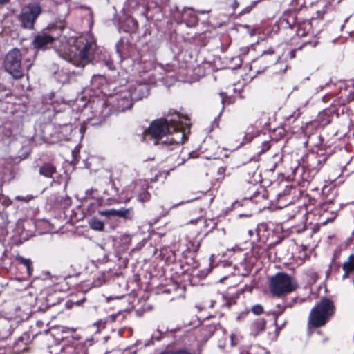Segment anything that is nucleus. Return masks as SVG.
I'll return each mask as SVG.
<instances>
[{
  "instance_id": "obj_63",
  "label": "nucleus",
  "mask_w": 354,
  "mask_h": 354,
  "mask_svg": "<svg viewBox=\"0 0 354 354\" xmlns=\"http://www.w3.org/2000/svg\"><path fill=\"white\" fill-rule=\"evenodd\" d=\"M284 310H285V308L283 307V308L281 309V310L280 312H279L278 315H279L282 314V313H283Z\"/></svg>"
},
{
  "instance_id": "obj_5",
  "label": "nucleus",
  "mask_w": 354,
  "mask_h": 354,
  "mask_svg": "<svg viewBox=\"0 0 354 354\" xmlns=\"http://www.w3.org/2000/svg\"><path fill=\"white\" fill-rule=\"evenodd\" d=\"M268 288L273 297H281L296 290L298 284L294 277L286 272H279L270 279Z\"/></svg>"
},
{
  "instance_id": "obj_57",
  "label": "nucleus",
  "mask_w": 354,
  "mask_h": 354,
  "mask_svg": "<svg viewBox=\"0 0 354 354\" xmlns=\"http://www.w3.org/2000/svg\"><path fill=\"white\" fill-rule=\"evenodd\" d=\"M225 168L223 167H221L218 169V173L220 174H223L225 172Z\"/></svg>"
},
{
  "instance_id": "obj_9",
  "label": "nucleus",
  "mask_w": 354,
  "mask_h": 354,
  "mask_svg": "<svg viewBox=\"0 0 354 354\" xmlns=\"http://www.w3.org/2000/svg\"><path fill=\"white\" fill-rule=\"evenodd\" d=\"M95 43L81 37L76 41L78 57L70 59V62L75 66L84 68L88 64L93 57Z\"/></svg>"
},
{
  "instance_id": "obj_21",
  "label": "nucleus",
  "mask_w": 354,
  "mask_h": 354,
  "mask_svg": "<svg viewBox=\"0 0 354 354\" xmlns=\"http://www.w3.org/2000/svg\"><path fill=\"white\" fill-rule=\"evenodd\" d=\"M57 172V167L53 161L44 162L39 169V174L48 178H54Z\"/></svg>"
},
{
  "instance_id": "obj_64",
  "label": "nucleus",
  "mask_w": 354,
  "mask_h": 354,
  "mask_svg": "<svg viewBox=\"0 0 354 354\" xmlns=\"http://www.w3.org/2000/svg\"><path fill=\"white\" fill-rule=\"evenodd\" d=\"M112 188L115 189L116 193H118V189L114 186V185H112Z\"/></svg>"
},
{
  "instance_id": "obj_48",
  "label": "nucleus",
  "mask_w": 354,
  "mask_h": 354,
  "mask_svg": "<svg viewBox=\"0 0 354 354\" xmlns=\"http://www.w3.org/2000/svg\"><path fill=\"white\" fill-rule=\"evenodd\" d=\"M52 127H53V125L51 124H47L44 126V129H43V136L44 138L48 137V133L46 131H47V130L51 129Z\"/></svg>"
},
{
  "instance_id": "obj_41",
  "label": "nucleus",
  "mask_w": 354,
  "mask_h": 354,
  "mask_svg": "<svg viewBox=\"0 0 354 354\" xmlns=\"http://www.w3.org/2000/svg\"><path fill=\"white\" fill-rule=\"evenodd\" d=\"M144 0H128L129 7L132 10L137 9L140 5L143 4Z\"/></svg>"
},
{
  "instance_id": "obj_47",
  "label": "nucleus",
  "mask_w": 354,
  "mask_h": 354,
  "mask_svg": "<svg viewBox=\"0 0 354 354\" xmlns=\"http://www.w3.org/2000/svg\"><path fill=\"white\" fill-rule=\"evenodd\" d=\"M145 90V93L148 92V86L147 85L140 84L137 88H135L134 92L138 91L139 92L143 91Z\"/></svg>"
},
{
  "instance_id": "obj_3",
  "label": "nucleus",
  "mask_w": 354,
  "mask_h": 354,
  "mask_svg": "<svg viewBox=\"0 0 354 354\" xmlns=\"http://www.w3.org/2000/svg\"><path fill=\"white\" fill-rule=\"evenodd\" d=\"M256 169L255 167L245 165L243 171L250 178L248 180L245 178V181L241 185V190L243 199L258 203L265 198V189L258 185L259 180L255 178Z\"/></svg>"
},
{
  "instance_id": "obj_33",
  "label": "nucleus",
  "mask_w": 354,
  "mask_h": 354,
  "mask_svg": "<svg viewBox=\"0 0 354 354\" xmlns=\"http://www.w3.org/2000/svg\"><path fill=\"white\" fill-rule=\"evenodd\" d=\"M159 354H196L187 348H178L173 350L165 351Z\"/></svg>"
},
{
  "instance_id": "obj_53",
  "label": "nucleus",
  "mask_w": 354,
  "mask_h": 354,
  "mask_svg": "<svg viewBox=\"0 0 354 354\" xmlns=\"http://www.w3.org/2000/svg\"><path fill=\"white\" fill-rule=\"evenodd\" d=\"M333 273V266L330 265L328 269L326 271V278L329 277V276Z\"/></svg>"
},
{
  "instance_id": "obj_62",
  "label": "nucleus",
  "mask_w": 354,
  "mask_h": 354,
  "mask_svg": "<svg viewBox=\"0 0 354 354\" xmlns=\"http://www.w3.org/2000/svg\"><path fill=\"white\" fill-rule=\"evenodd\" d=\"M214 302L213 301H210L209 307L212 308L214 306Z\"/></svg>"
},
{
  "instance_id": "obj_20",
  "label": "nucleus",
  "mask_w": 354,
  "mask_h": 354,
  "mask_svg": "<svg viewBox=\"0 0 354 354\" xmlns=\"http://www.w3.org/2000/svg\"><path fill=\"white\" fill-rule=\"evenodd\" d=\"M115 106L118 111L123 112L133 106L132 97L129 93L119 95L116 98Z\"/></svg>"
},
{
  "instance_id": "obj_38",
  "label": "nucleus",
  "mask_w": 354,
  "mask_h": 354,
  "mask_svg": "<svg viewBox=\"0 0 354 354\" xmlns=\"http://www.w3.org/2000/svg\"><path fill=\"white\" fill-rule=\"evenodd\" d=\"M255 50L254 45L251 44L250 46H243L239 49V56L241 58L245 57L250 50Z\"/></svg>"
},
{
  "instance_id": "obj_6",
  "label": "nucleus",
  "mask_w": 354,
  "mask_h": 354,
  "mask_svg": "<svg viewBox=\"0 0 354 354\" xmlns=\"http://www.w3.org/2000/svg\"><path fill=\"white\" fill-rule=\"evenodd\" d=\"M1 269L6 270L8 272H15L18 274L17 279L22 281L32 275L33 266L30 259L17 257L15 262L10 263L7 258L1 257Z\"/></svg>"
},
{
  "instance_id": "obj_60",
  "label": "nucleus",
  "mask_w": 354,
  "mask_h": 354,
  "mask_svg": "<svg viewBox=\"0 0 354 354\" xmlns=\"http://www.w3.org/2000/svg\"><path fill=\"white\" fill-rule=\"evenodd\" d=\"M102 283L101 281H98V282H97V281H94V285H95V286H101V285H102Z\"/></svg>"
},
{
  "instance_id": "obj_42",
  "label": "nucleus",
  "mask_w": 354,
  "mask_h": 354,
  "mask_svg": "<svg viewBox=\"0 0 354 354\" xmlns=\"http://www.w3.org/2000/svg\"><path fill=\"white\" fill-rule=\"evenodd\" d=\"M251 312L255 315H260L263 313V307L261 304H256L252 307Z\"/></svg>"
},
{
  "instance_id": "obj_27",
  "label": "nucleus",
  "mask_w": 354,
  "mask_h": 354,
  "mask_svg": "<svg viewBox=\"0 0 354 354\" xmlns=\"http://www.w3.org/2000/svg\"><path fill=\"white\" fill-rule=\"evenodd\" d=\"M281 160V157L278 154L273 155L264 163L265 169L270 172L274 171Z\"/></svg>"
},
{
  "instance_id": "obj_43",
  "label": "nucleus",
  "mask_w": 354,
  "mask_h": 354,
  "mask_svg": "<svg viewBox=\"0 0 354 354\" xmlns=\"http://www.w3.org/2000/svg\"><path fill=\"white\" fill-rule=\"evenodd\" d=\"M274 133H276L277 137L272 138V139H274L276 141H277L285 136V130L283 128L278 127L274 129Z\"/></svg>"
},
{
  "instance_id": "obj_8",
  "label": "nucleus",
  "mask_w": 354,
  "mask_h": 354,
  "mask_svg": "<svg viewBox=\"0 0 354 354\" xmlns=\"http://www.w3.org/2000/svg\"><path fill=\"white\" fill-rule=\"evenodd\" d=\"M335 199L336 196H334L315 208V215H319L318 224L324 225L336 218L340 204Z\"/></svg>"
},
{
  "instance_id": "obj_61",
  "label": "nucleus",
  "mask_w": 354,
  "mask_h": 354,
  "mask_svg": "<svg viewBox=\"0 0 354 354\" xmlns=\"http://www.w3.org/2000/svg\"><path fill=\"white\" fill-rule=\"evenodd\" d=\"M10 0H1V5L8 3Z\"/></svg>"
},
{
  "instance_id": "obj_35",
  "label": "nucleus",
  "mask_w": 354,
  "mask_h": 354,
  "mask_svg": "<svg viewBox=\"0 0 354 354\" xmlns=\"http://www.w3.org/2000/svg\"><path fill=\"white\" fill-rule=\"evenodd\" d=\"M89 224H90L91 228H92L95 230H97V231H103L104 230V223L97 218H93L91 220Z\"/></svg>"
},
{
  "instance_id": "obj_14",
  "label": "nucleus",
  "mask_w": 354,
  "mask_h": 354,
  "mask_svg": "<svg viewBox=\"0 0 354 354\" xmlns=\"http://www.w3.org/2000/svg\"><path fill=\"white\" fill-rule=\"evenodd\" d=\"M337 97L339 104L345 105L354 100V85L343 84L339 86Z\"/></svg>"
},
{
  "instance_id": "obj_44",
  "label": "nucleus",
  "mask_w": 354,
  "mask_h": 354,
  "mask_svg": "<svg viewBox=\"0 0 354 354\" xmlns=\"http://www.w3.org/2000/svg\"><path fill=\"white\" fill-rule=\"evenodd\" d=\"M271 147V145L269 141H264L262 143L261 149L260 150L259 153H265L268 150H269Z\"/></svg>"
},
{
  "instance_id": "obj_28",
  "label": "nucleus",
  "mask_w": 354,
  "mask_h": 354,
  "mask_svg": "<svg viewBox=\"0 0 354 354\" xmlns=\"http://www.w3.org/2000/svg\"><path fill=\"white\" fill-rule=\"evenodd\" d=\"M126 313L127 311L125 310H119L117 313L111 314L106 317L107 322H109V323L113 322H119L121 323L122 321H124L126 319Z\"/></svg>"
},
{
  "instance_id": "obj_17",
  "label": "nucleus",
  "mask_w": 354,
  "mask_h": 354,
  "mask_svg": "<svg viewBox=\"0 0 354 354\" xmlns=\"http://www.w3.org/2000/svg\"><path fill=\"white\" fill-rule=\"evenodd\" d=\"M304 193V190L300 187L295 185H288L285 187L283 192L278 193L279 198L287 197V201L290 203L300 198Z\"/></svg>"
},
{
  "instance_id": "obj_25",
  "label": "nucleus",
  "mask_w": 354,
  "mask_h": 354,
  "mask_svg": "<svg viewBox=\"0 0 354 354\" xmlns=\"http://www.w3.org/2000/svg\"><path fill=\"white\" fill-rule=\"evenodd\" d=\"M182 21L188 27H193L198 24V17L192 10H185L182 13Z\"/></svg>"
},
{
  "instance_id": "obj_34",
  "label": "nucleus",
  "mask_w": 354,
  "mask_h": 354,
  "mask_svg": "<svg viewBox=\"0 0 354 354\" xmlns=\"http://www.w3.org/2000/svg\"><path fill=\"white\" fill-rule=\"evenodd\" d=\"M220 96L221 97V102L223 104H231L235 102V97L234 95H229L227 92H220Z\"/></svg>"
},
{
  "instance_id": "obj_19",
  "label": "nucleus",
  "mask_w": 354,
  "mask_h": 354,
  "mask_svg": "<svg viewBox=\"0 0 354 354\" xmlns=\"http://www.w3.org/2000/svg\"><path fill=\"white\" fill-rule=\"evenodd\" d=\"M292 214H288L289 219H293L297 218L299 221H302V224L299 227H292V232H296L297 233L302 232L306 230V224L304 222V218L307 214V210L304 207L299 206L294 207L292 210Z\"/></svg>"
},
{
  "instance_id": "obj_39",
  "label": "nucleus",
  "mask_w": 354,
  "mask_h": 354,
  "mask_svg": "<svg viewBox=\"0 0 354 354\" xmlns=\"http://www.w3.org/2000/svg\"><path fill=\"white\" fill-rule=\"evenodd\" d=\"M307 45H311L313 46L312 43L309 41H306L302 43L301 45H300L298 48L295 49H292L289 52V57L290 59H294L296 57V51L298 50H301L304 46ZM315 45H313L314 46Z\"/></svg>"
},
{
  "instance_id": "obj_4",
  "label": "nucleus",
  "mask_w": 354,
  "mask_h": 354,
  "mask_svg": "<svg viewBox=\"0 0 354 354\" xmlns=\"http://www.w3.org/2000/svg\"><path fill=\"white\" fill-rule=\"evenodd\" d=\"M202 239L198 237H186L178 242L177 252L181 256L180 261L192 269L198 267L196 255L201 245Z\"/></svg>"
},
{
  "instance_id": "obj_26",
  "label": "nucleus",
  "mask_w": 354,
  "mask_h": 354,
  "mask_svg": "<svg viewBox=\"0 0 354 354\" xmlns=\"http://www.w3.org/2000/svg\"><path fill=\"white\" fill-rule=\"evenodd\" d=\"M333 116V111L331 110L325 109L319 113L317 121L320 125L326 126L332 122Z\"/></svg>"
},
{
  "instance_id": "obj_52",
  "label": "nucleus",
  "mask_w": 354,
  "mask_h": 354,
  "mask_svg": "<svg viewBox=\"0 0 354 354\" xmlns=\"http://www.w3.org/2000/svg\"><path fill=\"white\" fill-rule=\"evenodd\" d=\"M340 266L339 264H335L333 266V273L337 274L339 271Z\"/></svg>"
},
{
  "instance_id": "obj_12",
  "label": "nucleus",
  "mask_w": 354,
  "mask_h": 354,
  "mask_svg": "<svg viewBox=\"0 0 354 354\" xmlns=\"http://www.w3.org/2000/svg\"><path fill=\"white\" fill-rule=\"evenodd\" d=\"M41 12L42 8L39 3H30L24 6L18 17L21 28L34 30L35 22Z\"/></svg>"
},
{
  "instance_id": "obj_30",
  "label": "nucleus",
  "mask_w": 354,
  "mask_h": 354,
  "mask_svg": "<svg viewBox=\"0 0 354 354\" xmlns=\"http://www.w3.org/2000/svg\"><path fill=\"white\" fill-rule=\"evenodd\" d=\"M268 225L266 223H259L257 227L255 228L257 241H261V239L263 241L265 238H266L267 235L266 233L268 232Z\"/></svg>"
},
{
  "instance_id": "obj_59",
  "label": "nucleus",
  "mask_w": 354,
  "mask_h": 354,
  "mask_svg": "<svg viewBox=\"0 0 354 354\" xmlns=\"http://www.w3.org/2000/svg\"><path fill=\"white\" fill-rule=\"evenodd\" d=\"M196 221H197V222H205V219H204L203 218L200 217V218H198L196 220Z\"/></svg>"
},
{
  "instance_id": "obj_11",
  "label": "nucleus",
  "mask_w": 354,
  "mask_h": 354,
  "mask_svg": "<svg viewBox=\"0 0 354 354\" xmlns=\"http://www.w3.org/2000/svg\"><path fill=\"white\" fill-rule=\"evenodd\" d=\"M22 55L17 48L10 50L6 55L3 61L5 70L10 74L14 79L19 80L24 77L22 69Z\"/></svg>"
},
{
  "instance_id": "obj_40",
  "label": "nucleus",
  "mask_w": 354,
  "mask_h": 354,
  "mask_svg": "<svg viewBox=\"0 0 354 354\" xmlns=\"http://www.w3.org/2000/svg\"><path fill=\"white\" fill-rule=\"evenodd\" d=\"M328 157L324 154L317 153V163L318 165V171L322 168L324 164L326 162Z\"/></svg>"
},
{
  "instance_id": "obj_10",
  "label": "nucleus",
  "mask_w": 354,
  "mask_h": 354,
  "mask_svg": "<svg viewBox=\"0 0 354 354\" xmlns=\"http://www.w3.org/2000/svg\"><path fill=\"white\" fill-rule=\"evenodd\" d=\"M280 55L274 47L263 50L260 56L252 60L250 68L257 73L264 72L267 68L276 64L280 59Z\"/></svg>"
},
{
  "instance_id": "obj_58",
  "label": "nucleus",
  "mask_w": 354,
  "mask_h": 354,
  "mask_svg": "<svg viewBox=\"0 0 354 354\" xmlns=\"http://www.w3.org/2000/svg\"><path fill=\"white\" fill-rule=\"evenodd\" d=\"M329 95H325V96H324V97H323V100H324V102H328Z\"/></svg>"
},
{
  "instance_id": "obj_2",
  "label": "nucleus",
  "mask_w": 354,
  "mask_h": 354,
  "mask_svg": "<svg viewBox=\"0 0 354 354\" xmlns=\"http://www.w3.org/2000/svg\"><path fill=\"white\" fill-rule=\"evenodd\" d=\"M336 306L334 301L322 297L311 308L307 326L308 328H319L324 326L335 315Z\"/></svg>"
},
{
  "instance_id": "obj_50",
  "label": "nucleus",
  "mask_w": 354,
  "mask_h": 354,
  "mask_svg": "<svg viewBox=\"0 0 354 354\" xmlns=\"http://www.w3.org/2000/svg\"><path fill=\"white\" fill-rule=\"evenodd\" d=\"M301 115V112L299 111V110H297L296 111H295L293 113L292 115H290L289 118H288V120H290L292 118H294V120L297 118H298Z\"/></svg>"
},
{
  "instance_id": "obj_13",
  "label": "nucleus",
  "mask_w": 354,
  "mask_h": 354,
  "mask_svg": "<svg viewBox=\"0 0 354 354\" xmlns=\"http://www.w3.org/2000/svg\"><path fill=\"white\" fill-rule=\"evenodd\" d=\"M292 170V174L288 175V178L297 181L298 187L301 188L310 185L311 177L309 171H306L304 167H300L299 164L297 163Z\"/></svg>"
},
{
  "instance_id": "obj_37",
  "label": "nucleus",
  "mask_w": 354,
  "mask_h": 354,
  "mask_svg": "<svg viewBox=\"0 0 354 354\" xmlns=\"http://www.w3.org/2000/svg\"><path fill=\"white\" fill-rule=\"evenodd\" d=\"M84 301V299L75 301L73 299H70L64 301V307L68 310H70L73 308L74 306H80Z\"/></svg>"
},
{
  "instance_id": "obj_46",
  "label": "nucleus",
  "mask_w": 354,
  "mask_h": 354,
  "mask_svg": "<svg viewBox=\"0 0 354 354\" xmlns=\"http://www.w3.org/2000/svg\"><path fill=\"white\" fill-rule=\"evenodd\" d=\"M253 139V135L250 133H246L243 138L241 145L250 142Z\"/></svg>"
},
{
  "instance_id": "obj_51",
  "label": "nucleus",
  "mask_w": 354,
  "mask_h": 354,
  "mask_svg": "<svg viewBox=\"0 0 354 354\" xmlns=\"http://www.w3.org/2000/svg\"><path fill=\"white\" fill-rule=\"evenodd\" d=\"M309 276L314 281H316L319 278V275H318L317 272H316L315 271L310 272L309 274Z\"/></svg>"
},
{
  "instance_id": "obj_36",
  "label": "nucleus",
  "mask_w": 354,
  "mask_h": 354,
  "mask_svg": "<svg viewBox=\"0 0 354 354\" xmlns=\"http://www.w3.org/2000/svg\"><path fill=\"white\" fill-rule=\"evenodd\" d=\"M151 194L148 191L145 189L142 192H140L137 195V200L139 202L144 203L149 201L151 199Z\"/></svg>"
},
{
  "instance_id": "obj_31",
  "label": "nucleus",
  "mask_w": 354,
  "mask_h": 354,
  "mask_svg": "<svg viewBox=\"0 0 354 354\" xmlns=\"http://www.w3.org/2000/svg\"><path fill=\"white\" fill-rule=\"evenodd\" d=\"M307 167L311 169L318 171V165L317 163V153H311L306 157Z\"/></svg>"
},
{
  "instance_id": "obj_24",
  "label": "nucleus",
  "mask_w": 354,
  "mask_h": 354,
  "mask_svg": "<svg viewBox=\"0 0 354 354\" xmlns=\"http://www.w3.org/2000/svg\"><path fill=\"white\" fill-rule=\"evenodd\" d=\"M344 273L342 276V280L344 281L348 279L351 274L354 273V254L351 253L347 259L342 266Z\"/></svg>"
},
{
  "instance_id": "obj_45",
  "label": "nucleus",
  "mask_w": 354,
  "mask_h": 354,
  "mask_svg": "<svg viewBox=\"0 0 354 354\" xmlns=\"http://www.w3.org/2000/svg\"><path fill=\"white\" fill-rule=\"evenodd\" d=\"M109 323V322H107L106 318L105 320H99L97 322L95 323V325L97 326L98 329H104L106 327V324Z\"/></svg>"
},
{
  "instance_id": "obj_18",
  "label": "nucleus",
  "mask_w": 354,
  "mask_h": 354,
  "mask_svg": "<svg viewBox=\"0 0 354 354\" xmlns=\"http://www.w3.org/2000/svg\"><path fill=\"white\" fill-rule=\"evenodd\" d=\"M44 300L46 301V306L43 308L39 306L38 308L39 310L45 311L46 310L55 307L58 304H64V301H66L64 299L61 298L60 292H58L57 290L48 291L46 296L44 297Z\"/></svg>"
},
{
  "instance_id": "obj_7",
  "label": "nucleus",
  "mask_w": 354,
  "mask_h": 354,
  "mask_svg": "<svg viewBox=\"0 0 354 354\" xmlns=\"http://www.w3.org/2000/svg\"><path fill=\"white\" fill-rule=\"evenodd\" d=\"M15 322L12 323L8 319H4L1 322V342L7 340L10 337L15 330ZM24 337H19L17 341L12 344V347H8V344H6L5 346L1 344V348H5L8 354H20L28 350L27 344L24 342Z\"/></svg>"
},
{
  "instance_id": "obj_56",
  "label": "nucleus",
  "mask_w": 354,
  "mask_h": 354,
  "mask_svg": "<svg viewBox=\"0 0 354 354\" xmlns=\"http://www.w3.org/2000/svg\"><path fill=\"white\" fill-rule=\"evenodd\" d=\"M249 236L250 237L253 236L254 234H256V232H255V229L253 230H249L248 232Z\"/></svg>"
},
{
  "instance_id": "obj_15",
  "label": "nucleus",
  "mask_w": 354,
  "mask_h": 354,
  "mask_svg": "<svg viewBox=\"0 0 354 354\" xmlns=\"http://www.w3.org/2000/svg\"><path fill=\"white\" fill-rule=\"evenodd\" d=\"M55 38L50 35L46 33L37 34L32 41V46L37 51H44L48 49L49 46L53 44Z\"/></svg>"
},
{
  "instance_id": "obj_49",
  "label": "nucleus",
  "mask_w": 354,
  "mask_h": 354,
  "mask_svg": "<svg viewBox=\"0 0 354 354\" xmlns=\"http://www.w3.org/2000/svg\"><path fill=\"white\" fill-rule=\"evenodd\" d=\"M11 203L10 199H7L4 198V196L1 194V204L3 205L8 206Z\"/></svg>"
},
{
  "instance_id": "obj_32",
  "label": "nucleus",
  "mask_w": 354,
  "mask_h": 354,
  "mask_svg": "<svg viewBox=\"0 0 354 354\" xmlns=\"http://www.w3.org/2000/svg\"><path fill=\"white\" fill-rule=\"evenodd\" d=\"M180 328H172V329H167L165 333L160 330L159 329L157 330V333H158V335H156L155 334L153 335L152 338L156 339V341H160L162 338H164L165 336H169L170 334L172 335L175 333L180 331Z\"/></svg>"
},
{
  "instance_id": "obj_29",
  "label": "nucleus",
  "mask_w": 354,
  "mask_h": 354,
  "mask_svg": "<svg viewBox=\"0 0 354 354\" xmlns=\"http://www.w3.org/2000/svg\"><path fill=\"white\" fill-rule=\"evenodd\" d=\"M76 279V277L73 276H68L64 278L60 283L61 291H66L74 287L77 284Z\"/></svg>"
},
{
  "instance_id": "obj_23",
  "label": "nucleus",
  "mask_w": 354,
  "mask_h": 354,
  "mask_svg": "<svg viewBox=\"0 0 354 354\" xmlns=\"http://www.w3.org/2000/svg\"><path fill=\"white\" fill-rule=\"evenodd\" d=\"M179 255L177 252V248L172 250L169 248H164L160 250V256L167 265L176 263V257Z\"/></svg>"
},
{
  "instance_id": "obj_1",
  "label": "nucleus",
  "mask_w": 354,
  "mask_h": 354,
  "mask_svg": "<svg viewBox=\"0 0 354 354\" xmlns=\"http://www.w3.org/2000/svg\"><path fill=\"white\" fill-rule=\"evenodd\" d=\"M183 128L178 120L160 118L150 123L144 135L156 140L155 145H160L162 150L173 151L179 147L186 138Z\"/></svg>"
},
{
  "instance_id": "obj_55",
  "label": "nucleus",
  "mask_w": 354,
  "mask_h": 354,
  "mask_svg": "<svg viewBox=\"0 0 354 354\" xmlns=\"http://www.w3.org/2000/svg\"><path fill=\"white\" fill-rule=\"evenodd\" d=\"M131 22L133 24V26L134 29L137 30L138 28V26H139L138 22L136 20H135L134 19H133L131 20Z\"/></svg>"
},
{
  "instance_id": "obj_54",
  "label": "nucleus",
  "mask_w": 354,
  "mask_h": 354,
  "mask_svg": "<svg viewBox=\"0 0 354 354\" xmlns=\"http://www.w3.org/2000/svg\"><path fill=\"white\" fill-rule=\"evenodd\" d=\"M333 273V266L330 265L328 269L326 271V278L329 277V276Z\"/></svg>"
},
{
  "instance_id": "obj_22",
  "label": "nucleus",
  "mask_w": 354,
  "mask_h": 354,
  "mask_svg": "<svg viewBox=\"0 0 354 354\" xmlns=\"http://www.w3.org/2000/svg\"><path fill=\"white\" fill-rule=\"evenodd\" d=\"M266 320L264 318H257L250 325V335L257 337L266 330Z\"/></svg>"
},
{
  "instance_id": "obj_16",
  "label": "nucleus",
  "mask_w": 354,
  "mask_h": 354,
  "mask_svg": "<svg viewBox=\"0 0 354 354\" xmlns=\"http://www.w3.org/2000/svg\"><path fill=\"white\" fill-rule=\"evenodd\" d=\"M99 214L101 216H105L107 217L118 216L126 220H132L134 216V212L132 207L127 209L122 207L119 209H111L104 211H100Z\"/></svg>"
}]
</instances>
